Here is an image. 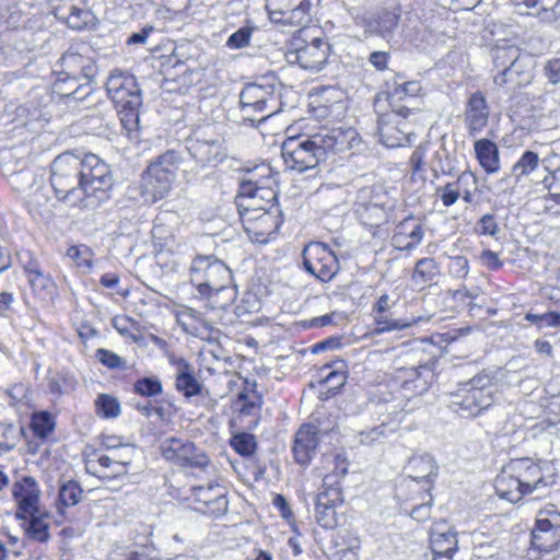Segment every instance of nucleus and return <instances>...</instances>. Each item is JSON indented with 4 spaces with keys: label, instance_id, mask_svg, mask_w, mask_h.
I'll return each mask as SVG.
<instances>
[{
    "label": "nucleus",
    "instance_id": "nucleus-45",
    "mask_svg": "<svg viewBox=\"0 0 560 560\" xmlns=\"http://www.w3.org/2000/svg\"><path fill=\"white\" fill-rule=\"evenodd\" d=\"M230 445L242 457H250L257 450L255 435L245 431L234 433L230 439Z\"/></svg>",
    "mask_w": 560,
    "mask_h": 560
},
{
    "label": "nucleus",
    "instance_id": "nucleus-56",
    "mask_svg": "<svg viewBox=\"0 0 560 560\" xmlns=\"http://www.w3.org/2000/svg\"><path fill=\"white\" fill-rule=\"evenodd\" d=\"M27 280L35 293L50 294L55 288L52 278L42 269L27 277Z\"/></svg>",
    "mask_w": 560,
    "mask_h": 560
},
{
    "label": "nucleus",
    "instance_id": "nucleus-32",
    "mask_svg": "<svg viewBox=\"0 0 560 560\" xmlns=\"http://www.w3.org/2000/svg\"><path fill=\"white\" fill-rule=\"evenodd\" d=\"M91 82L85 80L84 83L77 81L73 84L70 80H57L54 84V92L68 104L70 102L79 103L92 93Z\"/></svg>",
    "mask_w": 560,
    "mask_h": 560
},
{
    "label": "nucleus",
    "instance_id": "nucleus-37",
    "mask_svg": "<svg viewBox=\"0 0 560 560\" xmlns=\"http://www.w3.org/2000/svg\"><path fill=\"white\" fill-rule=\"evenodd\" d=\"M107 560H161V555L155 547L148 545L136 550L117 547L108 553Z\"/></svg>",
    "mask_w": 560,
    "mask_h": 560
},
{
    "label": "nucleus",
    "instance_id": "nucleus-39",
    "mask_svg": "<svg viewBox=\"0 0 560 560\" xmlns=\"http://www.w3.org/2000/svg\"><path fill=\"white\" fill-rule=\"evenodd\" d=\"M83 489L75 480H68L59 487L58 491V513L63 515L65 509L77 505L82 498Z\"/></svg>",
    "mask_w": 560,
    "mask_h": 560
},
{
    "label": "nucleus",
    "instance_id": "nucleus-15",
    "mask_svg": "<svg viewBox=\"0 0 560 560\" xmlns=\"http://www.w3.org/2000/svg\"><path fill=\"white\" fill-rule=\"evenodd\" d=\"M160 451L167 462L182 468L203 469L209 465V458L205 452L188 440L166 439L161 443Z\"/></svg>",
    "mask_w": 560,
    "mask_h": 560
},
{
    "label": "nucleus",
    "instance_id": "nucleus-16",
    "mask_svg": "<svg viewBox=\"0 0 560 560\" xmlns=\"http://www.w3.org/2000/svg\"><path fill=\"white\" fill-rule=\"evenodd\" d=\"M266 10L276 23L300 25L308 21L310 0H266Z\"/></svg>",
    "mask_w": 560,
    "mask_h": 560
},
{
    "label": "nucleus",
    "instance_id": "nucleus-3",
    "mask_svg": "<svg viewBox=\"0 0 560 560\" xmlns=\"http://www.w3.org/2000/svg\"><path fill=\"white\" fill-rule=\"evenodd\" d=\"M495 377L482 371L451 394L450 408L462 417H477L494 402Z\"/></svg>",
    "mask_w": 560,
    "mask_h": 560
},
{
    "label": "nucleus",
    "instance_id": "nucleus-1",
    "mask_svg": "<svg viewBox=\"0 0 560 560\" xmlns=\"http://www.w3.org/2000/svg\"><path fill=\"white\" fill-rule=\"evenodd\" d=\"M358 142L354 129L334 128L311 136L288 137L281 144V155L287 168L303 173L331 154L349 151Z\"/></svg>",
    "mask_w": 560,
    "mask_h": 560
},
{
    "label": "nucleus",
    "instance_id": "nucleus-17",
    "mask_svg": "<svg viewBox=\"0 0 560 560\" xmlns=\"http://www.w3.org/2000/svg\"><path fill=\"white\" fill-rule=\"evenodd\" d=\"M187 149L191 158L201 166L215 167L228 158L224 140L215 138H199L188 141Z\"/></svg>",
    "mask_w": 560,
    "mask_h": 560
},
{
    "label": "nucleus",
    "instance_id": "nucleus-58",
    "mask_svg": "<svg viewBox=\"0 0 560 560\" xmlns=\"http://www.w3.org/2000/svg\"><path fill=\"white\" fill-rule=\"evenodd\" d=\"M95 358L104 366H106L110 370H114V369L126 370L127 369L126 360L110 350L103 349V348L97 349L96 353H95Z\"/></svg>",
    "mask_w": 560,
    "mask_h": 560
},
{
    "label": "nucleus",
    "instance_id": "nucleus-27",
    "mask_svg": "<svg viewBox=\"0 0 560 560\" xmlns=\"http://www.w3.org/2000/svg\"><path fill=\"white\" fill-rule=\"evenodd\" d=\"M320 373L323 375L320 384L326 386V392H322L320 395L324 396V399H328L338 394L339 389L346 384L347 364L343 360H336L324 364Z\"/></svg>",
    "mask_w": 560,
    "mask_h": 560
},
{
    "label": "nucleus",
    "instance_id": "nucleus-42",
    "mask_svg": "<svg viewBox=\"0 0 560 560\" xmlns=\"http://www.w3.org/2000/svg\"><path fill=\"white\" fill-rule=\"evenodd\" d=\"M469 179H472L474 183L476 182L474 174L470 171H465L457 177L456 182L447 183L443 188L438 189V191H441L440 198L443 206H453L460 196L459 186L463 184H467Z\"/></svg>",
    "mask_w": 560,
    "mask_h": 560
},
{
    "label": "nucleus",
    "instance_id": "nucleus-57",
    "mask_svg": "<svg viewBox=\"0 0 560 560\" xmlns=\"http://www.w3.org/2000/svg\"><path fill=\"white\" fill-rule=\"evenodd\" d=\"M475 232L479 235H487L493 238H498L500 233L499 224L491 213L483 214L475 225Z\"/></svg>",
    "mask_w": 560,
    "mask_h": 560
},
{
    "label": "nucleus",
    "instance_id": "nucleus-46",
    "mask_svg": "<svg viewBox=\"0 0 560 560\" xmlns=\"http://www.w3.org/2000/svg\"><path fill=\"white\" fill-rule=\"evenodd\" d=\"M410 467L415 470H418L415 475L411 476L415 480H424L425 482L431 483L432 478L438 475V466L435 465L432 457L429 455L413 458L410 462Z\"/></svg>",
    "mask_w": 560,
    "mask_h": 560
},
{
    "label": "nucleus",
    "instance_id": "nucleus-22",
    "mask_svg": "<svg viewBox=\"0 0 560 560\" xmlns=\"http://www.w3.org/2000/svg\"><path fill=\"white\" fill-rule=\"evenodd\" d=\"M318 445L317 428L310 423L301 425L294 435L292 446L295 463L302 467H307L315 457Z\"/></svg>",
    "mask_w": 560,
    "mask_h": 560
},
{
    "label": "nucleus",
    "instance_id": "nucleus-43",
    "mask_svg": "<svg viewBox=\"0 0 560 560\" xmlns=\"http://www.w3.org/2000/svg\"><path fill=\"white\" fill-rule=\"evenodd\" d=\"M23 433V427L0 421V453H8L14 450Z\"/></svg>",
    "mask_w": 560,
    "mask_h": 560
},
{
    "label": "nucleus",
    "instance_id": "nucleus-50",
    "mask_svg": "<svg viewBox=\"0 0 560 560\" xmlns=\"http://www.w3.org/2000/svg\"><path fill=\"white\" fill-rule=\"evenodd\" d=\"M538 164H539L538 154L534 151L527 150L522 154L520 160L513 165L511 173L518 179L522 176L528 175L534 170H536Z\"/></svg>",
    "mask_w": 560,
    "mask_h": 560
},
{
    "label": "nucleus",
    "instance_id": "nucleus-61",
    "mask_svg": "<svg viewBox=\"0 0 560 560\" xmlns=\"http://www.w3.org/2000/svg\"><path fill=\"white\" fill-rule=\"evenodd\" d=\"M389 59H390V54L388 51H383V50H374L370 54V56L368 58L369 62L377 71L387 70Z\"/></svg>",
    "mask_w": 560,
    "mask_h": 560
},
{
    "label": "nucleus",
    "instance_id": "nucleus-19",
    "mask_svg": "<svg viewBox=\"0 0 560 560\" xmlns=\"http://www.w3.org/2000/svg\"><path fill=\"white\" fill-rule=\"evenodd\" d=\"M106 92L114 105L129 100L142 98L141 89L133 74L115 69L106 82Z\"/></svg>",
    "mask_w": 560,
    "mask_h": 560
},
{
    "label": "nucleus",
    "instance_id": "nucleus-6",
    "mask_svg": "<svg viewBox=\"0 0 560 560\" xmlns=\"http://www.w3.org/2000/svg\"><path fill=\"white\" fill-rule=\"evenodd\" d=\"M83 209H95L109 199L115 179L112 167L94 153H81Z\"/></svg>",
    "mask_w": 560,
    "mask_h": 560
},
{
    "label": "nucleus",
    "instance_id": "nucleus-8",
    "mask_svg": "<svg viewBox=\"0 0 560 560\" xmlns=\"http://www.w3.org/2000/svg\"><path fill=\"white\" fill-rule=\"evenodd\" d=\"M330 50L331 46L325 37H314L310 42L294 38L284 56L290 65H298L311 72H319L327 65Z\"/></svg>",
    "mask_w": 560,
    "mask_h": 560
},
{
    "label": "nucleus",
    "instance_id": "nucleus-18",
    "mask_svg": "<svg viewBox=\"0 0 560 560\" xmlns=\"http://www.w3.org/2000/svg\"><path fill=\"white\" fill-rule=\"evenodd\" d=\"M521 50L516 45L510 44L506 40L497 43L491 50L494 67L499 72L494 75L493 82L498 86H503L510 80L514 72L518 73L515 69L520 58Z\"/></svg>",
    "mask_w": 560,
    "mask_h": 560
},
{
    "label": "nucleus",
    "instance_id": "nucleus-38",
    "mask_svg": "<svg viewBox=\"0 0 560 560\" xmlns=\"http://www.w3.org/2000/svg\"><path fill=\"white\" fill-rule=\"evenodd\" d=\"M47 513H34L26 516V535L38 542H47L50 539V525L45 521Z\"/></svg>",
    "mask_w": 560,
    "mask_h": 560
},
{
    "label": "nucleus",
    "instance_id": "nucleus-44",
    "mask_svg": "<svg viewBox=\"0 0 560 560\" xmlns=\"http://www.w3.org/2000/svg\"><path fill=\"white\" fill-rule=\"evenodd\" d=\"M30 425L35 436L46 439L54 432L56 422L50 412L38 411L32 415Z\"/></svg>",
    "mask_w": 560,
    "mask_h": 560
},
{
    "label": "nucleus",
    "instance_id": "nucleus-52",
    "mask_svg": "<svg viewBox=\"0 0 560 560\" xmlns=\"http://www.w3.org/2000/svg\"><path fill=\"white\" fill-rule=\"evenodd\" d=\"M524 318L534 324L538 329L560 328L559 312H546L542 314L527 312Z\"/></svg>",
    "mask_w": 560,
    "mask_h": 560
},
{
    "label": "nucleus",
    "instance_id": "nucleus-49",
    "mask_svg": "<svg viewBox=\"0 0 560 560\" xmlns=\"http://www.w3.org/2000/svg\"><path fill=\"white\" fill-rule=\"evenodd\" d=\"M133 392L140 396L152 398L162 394L163 385L155 376H144L135 382Z\"/></svg>",
    "mask_w": 560,
    "mask_h": 560
},
{
    "label": "nucleus",
    "instance_id": "nucleus-7",
    "mask_svg": "<svg viewBox=\"0 0 560 560\" xmlns=\"http://www.w3.org/2000/svg\"><path fill=\"white\" fill-rule=\"evenodd\" d=\"M230 268L213 255H198L190 267V280L198 293L207 299L228 289Z\"/></svg>",
    "mask_w": 560,
    "mask_h": 560
},
{
    "label": "nucleus",
    "instance_id": "nucleus-59",
    "mask_svg": "<svg viewBox=\"0 0 560 560\" xmlns=\"http://www.w3.org/2000/svg\"><path fill=\"white\" fill-rule=\"evenodd\" d=\"M90 248L85 245H72L67 250V256L73 260L78 267H88L92 266L90 258Z\"/></svg>",
    "mask_w": 560,
    "mask_h": 560
},
{
    "label": "nucleus",
    "instance_id": "nucleus-26",
    "mask_svg": "<svg viewBox=\"0 0 560 560\" xmlns=\"http://www.w3.org/2000/svg\"><path fill=\"white\" fill-rule=\"evenodd\" d=\"M518 9H525L527 15L540 22L551 24L560 19V0H511Z\"/></svg>",
    "mask_w": 560,
    "mask_h": 560
},
{
    "label": "nucleus",
    "instance_id": "nucleus-28",
    "mask_svg": "<svg viewBox=\"0 0 560 560\" xmlns=\"http://www.w3.org/2000/svg\"><path fill=\"white\" fill-rule=\"evenodd\" d=\"M494 489L499 498L511 503H516L524 495L529 494V492H525L523 485H520L514 475L508 472L506 466H503L501 472L495 477Z\"/></svg>",
    "mask_w": 560,
    "mask_h": 560
},
{
    "label": "nucleus",
    "instance_id": "nucleus-63",
    "mask_svg": "<svg viewBox=\"0 0 560 560\" xmlns=\"http://www.w3.org/2000/svg\"><path fill=\"white\" fill-rule=\"evenodd\" d=\"M544 73L551 84L560 83V58L548 60L544 67Z\"/></svg>",
    "mask_w": 560,
    "mask_h": 560
},
{
    "label": "nucleus",
    "instance_id": "nucleus-20",
    "mask_svg": "<svg viewBox=\"0 0 560 560\" xmlns=\"http://www.w3.org/2000/svg\"><path fill=\"white\" fill-rule=\"evenodd\" d=\"M505 466L508 467V472L513 474L520 485H523L525 492L533 493L535 490L548 486L542 477L539 465L534 463L532 458H514Z\"/></svg>",
    "mask_w": 560,
    "mask_h": 560
},
{
    "label": "nucleus",
    "instance_id": "nucleus-40",
    "mask_svg": "<svg viewBox=\"0 0 560 560\" xmlns=\"http://www.w3.org/2000/svg\"><path fill=\"white\" fill-rule=\"evenodd\" d=\"M396 230L408 238V245L405 246L406 250L416 248L422 241L424 231L422 224L413 217L404 219L397 226Z\"/></svg>",
    "mask_w": 560,
    "mask_h": 560
},
{
    "label": "nucleus",
    "instance_id": "nucleus-5",
    "mask_svg": "<svg viewBox=\"0 0 560 560\" xmlns=\"http://www.w3.org/2000/svg\"><path fill=\"white\" fill-rule=\"evenodd\" d=\"M182 164V156L175 150L154 158L142 174V197L145 203H155L171 191Z\"/></svg>",
    "mask_w": 560,
    "mask_h": 560
},
{
    "label": "nucleus",
    "instance_id": "nucleus-62",
    "mask_svg": "<svg viewBox=\"0 0 560 560\" xmlns=\"http://www.w3.org/2000/svg\"><path fill=\"white\" fill-rule=\"evenodd\" d=\"M428 147L425 144H419L413 150L409 164L413 173H419L422 171L423 161L427 155Z\"/></svg>",
    "mask_w": 560,
    "mask_h": 560
},
{
    "label": "nucleus",
    "instance_id": "nucleus-53",
    "mask_svg": "<svg viewBox=\"0 0 560 560\" xmlns=\"http://www.w3.org/2000/svg\"><path fill=\"white\" fill-rule=\"evenodd\" d=\"M374 320H375V325H376L375 331L377 334H384V332L394 331V330H402V329L411 327L412 324L416 323L415 320L409 322V320H405V319L390 318L386 314L375 315Z\"/></svg>",
    "mask_w": 560,
    "mask_h": 560
},
{
    "label": "nucleus",
    "instance_id": "nucleus-34",
    "mask_svg": "<svg viewBox=\"0 0 560 560\" xmlns=\"http://www.w3.org/2000/svg\"><path fill=\"white\" fill-rule=\"evenodd\" d=\"M142 103L143 98L133 97L132 100L115 105L121 126L128 133L136 131L139 127Z\"/></svg>",
    "mask_w": 560,
    "mask_h": 560
},
{
    "label": "nucleus",
    "instance_id": "nucleus-29",
    "mask_svg": "<svg viewBox=\"0 0 560 560\" xmlns=\"http://www.w3.org/2000/svg\"><path fill=\"white\" fill-rule=\"evenodd\" d=\"M476 159L487 174L500 171V152L498 145L490 139L482 138L475 142Z\"/></svg>",
    "mask_w": 560,
    "mask_h": 560
},
{
    "label": "nucleus",
    "instance_id": "nucleus-31",
    "mask_svg": "<svg viewBox=\"0 0 560 560\" xmlns=\"http://www.w3.org/2000/svg\"><path fill=\"white\" fill-rule=\"evenodd\" d=\"M530 542L533 548L538 551L549 553L560 549V532L548 526H541L539 522H535Z\"/></svg>",
    "mask_w": 560,
    "mask_h": 560
},
{
    "label": "nucleus",
    "instance_id": "nucleus-64",
    "mask_svg": "<svg viewBox=\"0 0 560 560\" xmlns=\"http://www.w3.org/2000/svg\"><path fill=\"white\" fill-rule=\"evenodd\" d=\"M236 406L241 416H250L257 408L255 401L248 400V395L246 392H241L237 394Z\"/></svg>",
    "mask_w": 560,
    "mask_h": 560
},
{
    "label": "nucleus",
    "instance_id": "nucleus-36",
    "mask_svg": "<svg viewBox=\"0 0 560 560\" xmlns=\"http://www.w3.org/2000/svg\"><path fill=\"white\" fill-rule=\"evenodd\" d=\"M431 546L434 556H445L446 560H451L457 548L456 533L452 529L441 532L435 528L431 535Z\"/></svg>",
    "mask_w": 560,
    "mask_h": 560
},
{
    "label": "nucleus",
    "instance_id": "nucleus-23",
    "mask_svg": "<svg viewBox=\"0 0 560 560\" xmlns=\"http://www.w3.org/2000/svg\"><path fill=\"white\" fill-rule=\"evenodd\" d=\"M170 363L175 366V388L187 399L202 395L205 386L196 377L194 366L184 358L172 357Z\"/></svg>",
    "mask_w": 560,
    "mask_h": 560
},
{
    "label": "nucleus",
    "instance_id": "nucleus-25",
    "mask_svg": "<svg viewBox=\"0 0 560 560\" xmlns=\"http://www.w3.org/2000/svg\"><path fill=\"white\" fill-rule=\"evenodd\" d=\"M489 108L481 92H475L468 100L465 110V124L470 136L480 132L488 124Z\"/></svg>",
    "mask_w": 560,
    "mask_h": 560
},
{
    "label": "nucleus",
    "instance_id": "nucleus-51",
    "mask_svg": "<svg viewBox=\"0 0 560 560\" xmlns=\"http://www.w3.org/2000/svg\"><path fill=\"white\" fill-rule=\"evenodd\" d=\"M257 30L255 25L246 24L242 27H240L237 31L232 33L226 42L225 46L229 49H242L245 47H248L250 44V38L253 36V33Z\"/></svg>",
    "mask_w": 560,
    "mask_h": 560
},
{
    "label": "nucleus",
    "instance_id": "nucleus-48",
    "mask_svg": "<svg viewBox=\"0 0 560 560\" xmlns=\"http://www.w3.org/2000/svg\"><path fill=\"white\" fill-rule=\"evenodd\" d=\"M96 413L105 419L117 418L120 415L119 401L108 395L101 394L95 400Z\"/></svg>",
    "mask_w": 560,
    "mask_h": 560
},
{
    "label": "nucleus",
    "instance_id": "nucleus-14",
    "mask_svg": "<svg viewBox=\"0 0 560 560\" xmlns=\"http://www.w3.org/2000/svg\"><path fill=\"white\" fill-rule=\"evenodd\" d=\"M332 476H326L323 486L315 497V520L325 529H332L338 525L337 509L343 504L341 488Z\"/></svg>",
    "mask_w": 560,
    "mask_h": 560
},
{
    "label": "nucleus",
    "instance_id": "nucleus-12",
    "mask_svg": "<svg viewBox=\"0 0 560 560\" xmlns=\"http://www.w3.org/2000/svg\"><path fill=\"white\" fill-rule=\"evenodd\" d=\"M90 52L91 49L85 44L71 45L59 59L62 73L66 75L59 80H70L73 84L80 79L93 81L97 66Z\"/></svg>",
    "mask_w": 560,
    "mask_h": 560
},
{
    "label": "nucleus",
    "instance_id": "nucleus-13",
    "mask_svg": "<svg viewBox=\"0 0 560 560\" xmlns=\"http://www.w3.org/2000/svg\"><path fill=\"white\" fill-rule=\"evenodd\" d=\"M235 203L242 219L248 217L249 212H262L271 203H278V194L272 188L260 186L254 178L243 179Z\"/></svg>",
    "mask_w": 560,
    "mask_h": 560
},
{
    "label": "nucleus",
    "instance_id": "nucleus-4",
    "mask_svg": "<svg viewBox=\"0 0 560 560\" xmlns=\"http://www.w3.org/2000/svg\"><path fill=\"white\" fill-rule=\"evenodd\" d=\"M279 85L275 77H265L246 84L240 93L242 119L249 126H256L277 113L276 91Z\"/></svg>",
    "mask_w": 560,
    "mask_h": 560
},
{
    "label": "nucleus",
    "instance_id": "nucleus-9",
    "mask_svg": "<svg viewBox=\"0 0 560 560\" xmlns=\"http://www.w3.org/2000/svg\"><path fill=\"white\" fill-rule=\"evenodd\" d=\"M413 112L407 106L393 108L390 112L381 115L377 119V131L380 141L387 148H399L410 145L415 140V132L408 121L409 115Z\"/></svg>",
    "mask_w": 560,
    "mask_h": 560
},
{
    "label": "nucleus",
    "instance_id": "nucleus-10",
    "mask_svg": "<svg viewBox=\"0 0 560 560\" xmlns=\"http://www.w3.org/2000/svg\"><path fill=\"white\" fill-rule=\"evenodd\" d=\"M241 220L250 241L258 244L273 240L283 223L279 203H271L262 212H249L248 217Z\"/></svg>",
    "mask_w": 560,
    "mask_h": 560
},
{
    "label": "nucleus",
    "instance_id": "nucleus-30",
    "mask_svg": "<svg viewBox=\"0 0 560 560\" xmlns=\"http://www.w3.org/2000/svg\"><path fill=\"white\" fill-rule=\"evenodd\" d=\"M58 20H62L67 25L75 31L84 30L94 20L93 13L85 8H80L73 3L58 7L55 10Z\"/></svg>",
    "mask_w": 560,
    "mask_h": 560
},
{
    "label": "nucleus",
    "instance_id": "nucleus-41",
    "mask_svg": "<svg viewBox=\"0 0 560 560\" xmlns=\"http://www.w3.org/2000/svg\"><path fill=\"white\" fill-rule=\"evenodd\" d=\"M196 495L199 502H202L206 506L205 513H208L214 517L224 514L228 511V499L223 494H218L214 498L209 497L211 489L206 490L202 487L195 489Z\"/></svg>",
    "mask_w": 560,
    "mask_h": 560
},
{
    "label": "nucleus",
    "instance_id": "nucleus-11",
    "mask_svg": "<svg viewBox=\"0 0 560 560\" xmlns=\"http://www.w3.org/2000/svg\"><path fill=\"white\" fill-rule=\"evenodd\" d=\"M306 272L322 282L330 281L339 271V261L330 247L323 242H311L302 252Z\"/></svg>",
    "mask_w": 560,
    "mask_h": 560
},
{
    "label": "nucleus",
    "instance_id": "nucleus-21",
    "mask_svg": "<svg viewBox=\"0 0 560 560\" xmlns=\"http://www.w3.org/2000/svg\"><path fill=\"white\" fill-rule=\"evenodd\" d=\"M400 21V8L393 10L383 8L364 19V32L370 35L380 36L387 43L394 38L395 31Z\"/></svg>",
    "mask_w": 560,
    "mask_h": 560
},
{
    "label": "nucleus",
    "instance_id": "nucleus-35",
    "mask_svg": "<svg viewBox=\"0 0 560 560\" xmlns=\"http://www.w3.org/2000/svg\"><path fill=\"white\" fill-rule=\"evenodd\" d=\"M440 275V267L433 258H421L417 261L411 281L419 288L423 289L431 285Z\"/></svg>",
    "mask_w": 560,
    "mask_h": 560
},
{
    "label": "nucleus",
    "instance_id": "nucleus-2",
    "mask_svg": "<svg viewBox=\"0 0 560 560\" xmlns=\"http://www.w3.org/2000/svg\"><path fill=\"white\" fill-rule=\"evenodd\" d=\"M81 153L65 151L50 164L49 182L55 198L72 208L83 209Z\"/></svg>",
    "mask_w": 560,
    "mask_h": 560
},
{
    "label": "nucleus",
    "instance_id": "nucleus-33",
    "mask_svg": "<svg viewBox=\"0 0 560 560\" xmlns=\"http://www.w3.org/2000/svg\"><path fill=\"white\" fill-rule=\"evenodd\" d=\"M130 462H131L130 458L125 459L122 457H110L107 455H102L98 457L97 463L100 464V466H102L104 468H109L112 466H116L117 469H115L113 475H109V474L97 475L92 460H88L85 463V469H86V472H89L93 476H97L101 480L109 481V480L118 478L120 476H126L128 474L127 467L130 464Z\"/></svg>",
    "mask_w": 560,
    "mask_h": 560
},
{
    "label": "nucleus",
    "instance_id": "nucleus-54",
    "mask_svg": "<svg viewBox=\"0 0 560 560\" xmlns=\"http://www.w3.org/2000/svg\"><path fill=\"white\" fill-rule=\"evenodd\" d=\"M420 91L421 85L418 81H407L394 86V89L388 93V101L390 105H393L394 101L417 96Z\"/></svg>",
    "mask_w": 560,
    "mask_h": 560
},
{
    "label": "nucleus",
    "instance_id": "nucleus-24",
    "mask_svg": "<svg viewBox=\"0 0 560 560\" xmlns=\"http://www.w3.org/2000/svg\"><path fill=\"white\" fill-rule=\"evenodd\" d=\"M39 493L38 485L32 477H24L21 482L14 485L13 497L18 502V520H26L28 514L39 512Z\"/></svg>",
    "mask_w": 560,
    "mask_h": 560
},
{
    "label": "nucleus",
    "instance_id": "nucleus-55",
    "mask_svg": "<svg viewBox=\"0 0 560 560\" xmlns=\"http://www.w3.org/2000/svg\"><path fill=\"white\" fill-rule=\"evenodd\" d=\"M431 170L435 178L439 177L440 173L443 175L454 174L455 167L448 158L446 149L442 148L440 151L434 153Z\"/></svg>",
    "mask_w": 560,
    "mask_h": 560
},
{
    "label": "nucleus",
    "instance_id": "nucleus-60",
    "mask_svg": "<svg viewBox=\"0 0 560 560\" xmlns=\"http://www.w3.org/2000/svg\"><path fill=\"white\" fill-rule=\"evenodd\" d=\"M448 272L453 278L464 279L469 272V261L465 256L451 257Z\"/></svg>",
    "mask_w": 560,
    "mask_h": 560
},
{
    "label": "nucleus",
    "instance_id": "nucleus-47",
    "mask_svg": "<svg viewBox=\"0 0 560 560\" xmlns=\"http://www.w3.org/2000/svg\"><path fill=\"white\" fill-rule=\"evenodd\" d=\"M434 373L430 364H421L409 370L410 380L407 383H412L415 389L423 393L428 389L429 384L433 380Z\"/></svg>",
    "mask_w": 560,
    "mask_h": 560
}]
</instances>
